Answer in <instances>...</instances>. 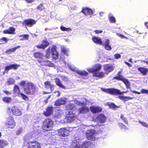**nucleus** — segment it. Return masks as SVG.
<instances>
[{
	"label": "nucleus",
	"instance_id": "1",
	"mask_svg": "<svg viewBox=\"0 0 148 148\" xmlns=\"http://www.w3.org/2000/svg\"><path fill=\"white\" fill-rule=\"evenodd\" d=\"M62 62L65 65V67H67V66L70 70L73 71H75L76 73L81 75L83 76H87L88 73L85 71H81L78 69L74 65L71 64V63L69 62L67 63L64 60H62Z\"/></svg>",
	"mask_w": 148,
	"mask_h": 148
},
{
	"label": "nucleus",
	"instance_id": "2",
	"mask_svg": "<svg viewBox=\"0 0 148 148\" xmlns=\"http://www.w3.org/2000/svg\"><path fill=\"white\" fill-rule=\"evenodd\" d=\"M35 86L32 83L28 82L24 88V90L26 94L31 95L34 93L35 91Z\"/></svg>",
	"mask_w": 148,
	"mask_h": 148
},
{
	"label": "nucleus",
	"instance_id": "3",
	"mask_svg": "<svg viewBox=\"0 0 148 148\" xmlns=\"http://www.w3.org/2000/svg\"><path fill=\"white\" fill-rule=\"evenodd\" d=\"M101 90L105 92L114 95H120L126 93L125 91L121 92L119 90L114 88L106 89L101 88Z\"/></svg>",
	"mask_w": 148,
	"mask_h": 148
},
{
	"label": "nucleus",
	"instance_id": "4",
	"mask_svg": "<svg viewBox=\"0 0 148 148\" xmlns=\"http://www.w3.org/2000/svg\"><path fill=\"white\" fill-rule=\"evenodd\" d=\"M53 125V122L50 119H46L43 123L42 128L46 130H51Z\"/></svg>",
	"mask_w": 148,
	"mask_h": 148
},
{
	"label": "nucleus",
	"instance_id": "5",
	"mask_svg": "<svg viewBox=\"0 0 148 148\" xmlns=\"http://www.w3.org/2000/svg\"><path fill=\"white\" fill-rule=\"evenodd\" d=\"M87 138L92 140H95L97 139V134L94 130H88L86 134Z\"/></svg>",
	"mask_w": 148,
	"mask_h": 148
},
{
	"label": "nucleus",
	"instance_id": "6",
	"mask_svg": "<svg viewBox=\"0 0 148 148\" xmlns=\"http://www.w3.org/2000/svg\"><path fill=\"white\" fill-rule=\"evenodd\" d=\"M90 145V142H84L82 144L81 143H76L74 141V143L71 145V148H87Z\"/></svg>",
	"mask_w": 148,
	"mask_h": 148
},
{
	"label": "nucleus",
	"instance_id": "7",
	"mask_svg": "<svg viewBox=\"0 0 148 148\" xmlns=\"http://www.w3.org/2000/svg\"><path fill=\"white\" fill-rule=\"evenodd\" d=\"M5 124L6 126L8 128L11 129L14 128L15 126V123L14 121V119L11 116L8 118Z\"/></svg>",
	"mask_w": 148,
	"mask_h": 148
},
{
	"label": "nucleus",
	"instance_id": "8",
	"mask_svg": "<svg viewBox=\"0 0 148 148\" xmlns=\"http://www.w3.org/2000/svg\"><path fill=\"white\" fill-rule=\"evenodd\" d=\"M28 148H40V143L36 141H29L27 144Z\"/></svg>",
	"mask_w": 148,
	"mask_h": 148
},
{
	"label": "nucleus",
	"instance_id": "9",
	"mask_svg": "<svg viewBox=\"0 0 148 148\" xmlns=\"http://www.w3.org/2000/svg\"><path fill=\"white\" fill-rule=\"evenodd\" d=\"M75 110L73 111H68L66 112L67 114L66 117L68 120V122H71L74 120L75 119L76 115L75 114Z\"/></svg>",
	"mask_w": 148,
	"mask_h": 148
},
{
	"label": "nucleus",
	"instance_id": "10",
	"mask_svg": "<svg viewBox=\"0 0 148 148\" xmlns=\"http://www.w3.org/2000/svg\"><path fill=\"white\" fill-rule=\"evenodd\" d=\"M36 21L32 19H27L23 21V24L26 25L28 27H32L34 25L36 24Z\"/></svg>",
	"mask_w": 148,
	"mask_h": 148
},
{
	"label": "nucleus",
	"instance_id": "11",
	"mask_svg": "<svg viewBox=\"0 0 148 148\" xmlns=\"http://www.w3.org/2000/svg\"><path fill=\"white\" fill-rule=\"evenodd\" d=\"M70 132L69 130L63 128L60 129L58 131V134L59 136L64 137L67 136Z\"/></svg>",
	"mask_w": 148,
	"mask_h": 148
},
{
	"label": "nucleus",
	"instance_id": "12",
	"mask_svg": "<svg viewBox=\"0 0 148 148\" xmlns=\"http://www.w3.org/2000/svg\"><path fill=\"white\" fill-rule=\"evenodd\" d=\"M101 68V66L99 64H97L94 65V67L91 68H88L87 69L88 71L93 73L94 72L98 71L100 70Z\"/></svg>",
	"mask_w": 148,
	"mask_h": 148
},
{
	"label": "nucleus",
	"instance_id": "13",
	"mask_svg": "<svg viewBox=\"0 0 148 148\" xmlns=\"http://www.w3.org/2000/svg\"><path fill=\"white\" fill-rule=\"evenodd\" d=\"M106 117L103 114H101L98 115L95 119H94L95 121L101 123H104L106 121Z\"/></svg>",
	"mask_w": 148,
	"mask_h": 148
},
{
	"label": "nucleus",
	"instance_id": "14",
	"mask_svg": "<svg viewBox=\"0 0 148 148\" xmlns=\"http://www.w3.org/2000/svg\"><path fill=\"white\" fill-rule=\"evenodd\" d=\"M19 66L20 65L17 64H12L10 65L6 66L5 67V71L4 72L8 73L10 70L12 69L16 70Z\"/></svg>",
	"mask_w": 148,
	"mask_h": 148
},
{
	"label": "nucleus",
	"instance_id": "15",
	"mask_svg": "<svg viewBox=\"0 0 148 148\" xmlns=\"http://www.w3.org/2000/svg\"><path fill=\"white\" fill-rule=\"evenodd\" d=\"M81 12L83 13L86 16H88L89 15H92L93 14V11L92 10L88 7H85L82 8Z\"/></svg>",
	"mask_w": 148,
	"mask_h": 148
},
{
	"label": "nucleus",
	"instance_id": "16",
	"mask_svg": "<svg viewBox=\"0 0 148 148\" xmlns=\"http://www.w3.org/2000/svg\"><path fill=\"white\" fill-rule=\"evenodd\" d=\"M110 40L108 39H105L103 42V43L102 42V45L104 47L106 50L110 51L112 49L111 46L109 45Z\"/></svg>",
	"mask_w": 148,
	"mask_h": 148
},
{
	"label": "nucleus",
	"instance_id": "17",
	"mask_svg": "<svg viewBox=\"0 0 148 148\" xmlns=\"http://www.w3.org/2000/svg\"><path fill=\"white\" fill-rule=\"evenodd\" d=\"M103 69L106 73L108 74L113 70L114 68L111 64H106L104 66Z\"/></svg>",
	"mask_w": 148,
	"mask_h": 148
},
{
	"label": "nucleus",
	"instance_id": "18",
	"mask_svg": "<svg viewBox=\"0 0 148 148\" xmlns=\"http://www.w3.org/2000/svg\"><path fill=\"white\" fill-rule=\"evenodd\" d=\"M12 110L13 114L16 116H19L21 115L22 114L21 110L18 107H13Z\"/></svg>",
	"mask_w": 148,
	"mask_h": 148
},
{
	"label": "nucleus",
	"instance_id": "19",
	"mask_svg": "<svg viewBox=\"0 0 148 148\" xmlns=\"http://www.w3.org/2000/svg\"><path fill=\"white\" fill-rule=\"evenodd\" d=\"M138 70L143 75L146 76L148 73V69L144 67H140L138 68Z\"/></svg>",
	"mask_w": 148,
	"mask_h": 148
},
{
	"label": "nucleus",
	"instance_id": "20",
	"mask_svg": "<svg viewBox=\"0 0 148 148\" xmlns=\"http://www.w3.org/2000/svg\"><path fill=\"white\" fill-rule=\"evenodd\" d=\"M40 114H38L35 115L32 119V122L34 124H37L39 123L40 120Z\"/></svg>",
	"mask_w": 148,
	"mask_h": 148
},
{
	"label": "nucleus",
	"instance_id": "21",
	"mask_svg": "<svg viewBox=\"0 0 148 148\" xmlns=\"http://www.w3.org/2000/svg\"><path fill=\"white\" fill-rule=\"evenodd\" d=\"M92 40L95 43L101 45L102 44V41L101 38L99 37L94 36L92 37Z\"/></svg>",
	"mask_w": 148,
	"mask_h": 148
},
{
	"label": "nucleus",
	"instance_id": "22",
	"mask_svg": "<svg viewBox=\"0 0 148 148\" xmlns=\"http://www.w3.org/2000/svg\"><path fill=\"white\" fill-rule=\"evenodd\" d=\"M90 109L91 111L94 113L101 112L102 110V109L101 107L98 106H92L90 108Z\"/></svg>",
	"mask_w": 148,
	"mask_h": 148
},
{
	"label": "nucleus",
	"instance_id": "23",
	"mask_svg": "<svg viewBox=\"0 0 148 148\" xmlns=\"http://www.w3.org/2000/svg\"><path fill=\"white\" fill-rule=\"evenodd\" d=\"M66 112L68 111H73L76 110L75 106L74 105L70 103L67 105L66 106Z\"/></svg>",
	"mask_w": 148,
	"mask_h": 148
},
{
	"label": "nucleus",
	"instance_id": "24",
	"mask_svg": "<svg viewBox=\"0 0 148 148\" xmlns=\"http://www.w3.org/2000/svg\"><path fill=\"white\" fill-rule=\"evenodd\" d=\"M49 42L47 40L43 41L42 44L40 45H37L36 46L38 48L44 49L49 45Z\"/></svg>",
	"mask_w": 148,
	"mask_h": 148
},
{
	"label": "nucleus",
	"instance_id": "25",
	"mask_svg": "<svg viewBox=\"0 0 148 148\" xmlns=\"http://www.w3.org/2000/svg\"><path fill=\"white\" fill-rule=\"evenodd\" d=\"M53 108L52 107H49L47 108L46 112H44V114L46 116H49L53 112Z\"/></svg>",
	"mask_w": 148,
	"mask_h": 148
},
{
	"label": "nucleus",
	"instance_id": "26",
	"mask_svg": "<svg viewBox=\"0 0 148 148\" xmlns=\"http://www.w3.org/2000/svg\"><path fill=\"white\" fill-rule=\"evenodd\" d=\"M39 62L42 65H47L49 66L52 67L53 64L50 61L48 60H42V61H39Z\"/></svg>",
	"mask_w": 148,
	"mask_h": 148
},
{
	"label": "nucleus",
	"instance_id": "27",
	"mask_svg": "<svg viewBox=\"0 0 148 148\" xmlns=\"http://www.w3.org/2000/svg\"><path fill=\"white\" fill-rule=\"evenodd\" d=\"M104 75V73L103 72H95L93 73V76L98 77L99 78H102Z\"/></svg>",
	"mask_w": 148,
	"mask_h": 148
},
{
	"label": "nucleus",
	"instance_id": "28",
	"mask_svg": "<svg viewBox=\"0 0 148 148\" xmlns=\"http://www.w3.org/2000/svg\"><path fill=\"white\" fill-rule=\"evenodd\" d=\"M55 81L56 84L60 87V88L65 89V87L63 86L61 82V81L58 78H56L55 79Z\"/></svg>",
	"mask_w": 148,
	"mask_h": 148
},
{
	"label": "nucleus",
	"instance_id": "29",
	"mask_svg": "<svg viewBox=\"0 0 148 148\" xmlns=\"http://www.w3.org/2000/svg\"><path fill=\"white\" fill-rule=\"evenodd\" d=\"M15 31V29L13 27H10L9 29L3 31L4 34H13Z\"/></svg>",
	"mask_w": 148,
	"mask_h": 148
},
{
	"label": "nucleus",
	"instance_id": "30",
	"mask_svg": "<svg viewBox=\"0 0 148 148\" xmlns=\"http://www.w3.org/2000/svg\"><path fill=\"white\" fill-rule=\"evenodd\" d=\"M108 17L110 22L112 23H115L116 21V19L112 13H109L108 15Z\"/></svg>",
	"mask_w": 148,
	"mask_h": 148
},
{
	"label": "nucleus",
	"instance_id": "31",
	"mask_svg": "<svg viewBox=\"0 0 148 148\" xmlns=\"http://www.w3.org/2000/svg\"><path fill=\"white\" fill-rule=\"evenodd\" d=\"M45 84L46 87L48 89H49L51 91L53 89L54 87L51 84L50 82L47 81L45 82Z\"/></svg>",
	"mask_w": 148,
	"mask_h": 148
},
{
	"label": "nucleus",
	"instance_id": "32",
	"mask_svg": "<svg viewBox=\"0 0 148 148\" xmlns=\"http://www.w3.org/2000/svg\"><path fill=\"white\" fill-rule=\"evenodd\" d=\"M8 144V143L6 140H0V147L3 148Z\"/></svg>",
	"mask_w": 148,
	"mask_h": 148
},
{
	"label": "nucleus",
	"instance_id": "33",
	"mask_svg": "<svg viewBox=\"0 0 148 148\" xmlns=\"http://www.w3.org/2000/svg\"><path fill=\"white\" fill-rule=\"evenodd\" d=\"M88 111V108L85 107H82L79 110V113L83 114L87 112Z\"/></svg>",
	"mask_w": 148,
	"mask_h": 148
},
{
	"label": "nucleus",
	"instance_id": "34",
	"mask_svg": "<svg viewBox=\"0 0 148 148\" xmlns=\"http://www.w3.org/2000/svg\"><path fill=\"white\" fill-rule=\"evenodd\" d=\"M62 52L67 56H68V49L64 46L61 47Z\"/></svg>",
	"mask_w": 148,
	"mask_h": 148
},
{
	"label": "nucleus",
	"instance_id": "35",
	"mask_svg": "<svg viewBox=\"0 0 148 148\" xmlns=\"http://www.w3.org/2000/svg\"><path fill=\"white\" fill-rule=\"evenodd\" d=\"M34 56L36 58H41L43 56V54L39 52H36L34 53Z\"/></svg>",
	"mask_w": 148,
	"mask_h": 148
},
{
	"label": "nucleus",
	"instance_id": "36",
	"mask_svg": "<svg viewBox=\"0 0 148 148\" xmlns=\"http://www.w3.org/2000/svg\"><path fill=\"white\" fill-rule=\"evenodd\" d=\"M15 82L14 80L12 78L9 79H8L7 81L5 83L6 85H10L13 84Z\"/></svg>",
	"mask_w": 148,
	"mask_h": 148
},
{
	"label": "nucleus",
	"instance_id": "37",
	"mask_svg": "<svg viewBox=\"0 0 148 148\" xmlns=\"http://www.w3.org/2000/svg\"><path fill=\"white\" fill-rule=\"evenodd\" d=\"M119 98L124 101H127L131 99L132 98V97H125L123 96H119Z\"/></svg>",
	"mask_w": 148,
	"mask_h": 148
},
{
	"label": "nucleus",
	"instance_id": "38",
	"mask_svg": "<svg viewBox=\"0 0 148 148\" xmlns=\"http://www.w3.org/2000/svg\"><path fill=\"white\" fill-rule=\"evenodd\" d=\"M20 47V46H18L14 48L10 49L6 51V52L9 53H10L12 52L15 51L17 49Z\"/></svg>",
	"mask_w": 148,
	"mask_h": 148
},
{
	"label": "nucleus",
	"instance_id": "39",
	"mask_svg": "<svg viewBox=\"0 0 148 148\" xmlns=\"http://www.w3.org/2000/svg\"><path fill=\"white\" fill-rule=\"evenodd\" d=\"M53 115L56 119H60L61 117V115L59 112H56L55 114L53 113Z\"/></svg>",
	"mask_w": 148,
	"mask_h": 148
},
{
	"label": "nucleus",
	"instance_id": "40",
	"mask_svg": "<svg viewBox=\"0 0 148 148\" xmlns=\"http://www.w3.org/2000/svg\"><path fill=\"white\" fill-rule=\"evenodd\" d=\"M108 105L109 107L110 108H119V106H116L113 102H109L108 103Z\"/></svg>",
	"mask_w": 148,
	"mask_h": 148
},
{
	"label": "nucleus",
	"instance_id": "41",
	"mask_svg": "<svg viewBox=\"0 0 148 148\" xmlns=\"http://www.w3.org/2000/svg\"><path fill=\"white\" fill-rule=\"evenodd\" d=\"M52 56L53 58L57 59L58 57V53L57 51H55L51 53Z\"/></svg>",
	"mask_w": 148,
	"mask_h": 148
},
{
	"label": "nucleus",
	"instance_id": "42",
	"mask_svg": "<svg viewBox=\"0 0 148 148\" xmlns=\"http://www.w3.org/2000/svg\"><path fill=\"white\" fill-rule=\"evenodd\" d=\"M118 125L121 129H124L125 130L128 129V128L126 127L125 125L121 123H119Z\"/></svg>",
	"mask_w": 148,
	"mask_h": 148
},
{
	"label": "nucleus",
	"instance_id": "43",
	"mask_svg": "<svg viewBox=\"0 0 148 148\" xmlns=\"http://www.w3.org/2000/svg\"><path fill=\"white\" fill-rule=\"evenodd\" d=\"M19 96L21 97L25 101H26L27 99H28V97L27 96L22 93H20L18 94Z\"/></svg>",
	"mask_w": 148,
	"mask_h": 148
},
{
	"label": "nucleus",
	"instance_id": "44",
	"mask_svg": "<svg viewBox=\"0 0 148 148\" xmlns=\"http://www.w3.org/2000/svg\"><path fill=\"white\" fill-rule=\"evenodd\" d=\"M60 29L63 31H66L68 32L71 31V29L70 28H66L64 26H61L60 27Z\"/></svg>",
	"mask_w": 148,
	"mask_h": 148
},
{
	"label": "nucleus",
	"instance_id": "45",
	"mask_svg": "<svg viewBox=\"0 0 148 148\" xmlns=\"http://www.w3.org/2000/svg\"><path fill=\"white\" fill-rule=\"evenodd\" d=\"M120 118L121 119L123 120V121L124 123H125V124H127L128 123V121L127 120V119L124 117V115L123 114H121V116H120Z\"/></svg>",
	"mask_w": 148,
	"mask_h": 148
},
{
	"label": "nucleus",
	"instance_id": "46",
	"mask_svg": "<svg viewBox=\"0 0 148 148\" xmlns=\"http://www.w3.org/2000/svg\"><path fill=\"white\" fill-rule=\"evenodd\" d=\"M19 37H22V38H20V40H24L25 39L27 40L28 39L29 35L27 34H25L23 35H21Z\"/></svg>",
	"mask_w": 148,
	"mask_h": 148
},
{
	"label": "nucleus",
	"instance_id": "47",
	"mask_svg": "<svg viewBox=\"0 0 148 148\" xmlns=\"http://www.w3.org/2000/svg\"><path fill=\"white\" fill-rule=\"evenodd\" d=\"M14 91L16 93H18L19 92L20 90L18 86L16 85H15L14 88Z\"/></svg>",
	"mask_w": 148,
	"mask_h": 148
},
{
	"label": "nucleus",
	"instance_id": "48",
	"mask_svg": "<svg viewBox=\"0 0 148 148\" xmlns=\"http://www.w3.org/2000/svg\"><path fill=\"white\" fill-rule=\"evenodd\" d=\"M138 122L143 126L146 128H148V125L146 122L143 121H141L140 120Z\"/></svg>",
	"mask_w": 148,
	"mask_h": 148
},
{
	"label": "nucleus",
	"instance_id": "49",
	"mask_svg": "<svg viewBox=\"0 0 148 148\" xmlns=\"http://www.w3.org/2000/svg\"><path fill=\"white\" fill-rule=\"evenodd\" d=\"M124 77L121 75L119 74L118 76H116L114 77V79L119 80H122Z\"/></svg>",
	"mask_w": 148,
	"mask_h": 148
},
{
	"label": "nucleus",
	"instance_id": "50",
	"mask_svg": "<svg viewBox=\"0 0 148 148\" xmlns=\"http://www.w3.org/2000/svg\"><path fill=\"white\" fill-rule=\"evenodd\" d=\"M67 101V99L66 98L63 97L60 98L57 101H56L55 102H66Z\"/></svg>",
	"mask_w": 148,
	"mask_h": 148
},
{
	"label": "nucleus",
	"instance_id": "51",
	"mask_svg": "<svg viewBox=\"0 0 148 148\" xmlns=\"http://www.w3.org/2000/svg\"><path fill=\"white\" fill-rule=\"evenodd\" d=\"M3 100L4 102H10L11 101V98L8 97H5L3 98Z\"/></svg>",
	"mask_w": 148,
	"mask_h": 148
},
{
	"label": "nucleus",
	"instance_id": "52",
	"mask_svg": "<svg viewBox=\"0 0 148 148\" xmlns=\"http://www.w3.org/2000/svg\"><path fill=\"white\" fill-rule=\"evenodd\" d=\"M7 112L9 115H11V114H13L12 108V109L9 108H8Z\"/></svg>",
	"mask_w": 148,
	"mask_h": 148
},
{
	"label": "nucleus",
	"instance_id": "53",
	"mask_svg": "<svg viewBox=\"0 0 148 148\" xmlns=\"http://www.w3.org/2000/svg\"><path fill=\"white\" fill-rule=\"evenodd\" d=\"M8 39H7L5 37H3L2 38H1L0 39V41L1 42H4L3 43H6L7 42V41H8Z\"/></svg>",
	"mask_w": 148,
	"mask_h": 148
},
{
	"label": "nucleus",
	"instance_id": "54",
	"mask_svg": "<svg viewBox=\"0 0 148 148\" xmlns=\"http://www.w3.org/2000/svg\"><path fill=\"white\" fill-rule=\"evenodd\" d=\"M141 92L143 94H148V90L142 89L141 90Z\"/></svg>",
	"mask_w": 148,
	"mask_h": 148
},
{
	"label": "nucleus",
	"instance_id": "55",
	"mask_svg": "<svg viewBox=\"0 0 148 148\" xmlns=\"http://www.w3.org/2000/svg\"><path fill=\"white\" fill-rule=\"evenodd\" d=\"M114 56L115 58L116 59H119L121 57V55L119 53L115 54Z\"/></svg>",
	"mask_w": 148,
	"mask_h": 148
},
{
	"label": "nucleus",
	"instance_id": "56",
	"mask_svg": "<svg viewBox=\"0 0 148 148\" xmlns=\"http://www.w3.org/2000/svg\"><path fill=\"white\" fill-rule=\"evenodd\" d=\"M50 51L51 50L49 48L47 50L46 52V55L47 57L48 58L49 56L50 55Z\"/></svg>",
	"mask_w": 148,
	"mask_h": 148
},
{
	"label": "nucleus",
	"instance_id": "57",
	"mask_svg": "<svg viewBox=\"0 0 148 148\" xmlns=\"http://www.w3.org/2000/svg\"><path fill=\"white\" fill-rule=\"evenodd\" d=\"M56 47L55 45L53 46L51 49V53L55 51H57L56 50Z\"/></svg>",
	"mask_w": 148,
	"mask_h": 148
},
{
	"label": "nucleus",
	"instance_id": "58",
	"mask_svg": "<svg viewBox=\"0 0 148 148\" xmlns=\"http://www.w3.org/2000/svg\"><path fill=\"white\" fill-rule=\"evenodd\" d=\"M38 9L40 10H42L44 9V7L43 6L42 4H41L38 6Z\"/></svg>",
	"mask_w": 148,
	"mask_h": 148
},
{
	"label": "nucleus",
	"instance_id": "59",
	"mask_svg": "<svg viewBox=\"0 0 148 148\" xmlns=\"http://www.w3.org/2000/svg\"><path fill=\"white\" fill-rule=\"evenodd\" d=\"M27 83L26 81H23L20 83V84L21 86H24L25 87Z\"/></svg>",
	"mask_w": 148,
	"mask_h": 148
},
{
	"label": "nucleus",
	"instance_id": "60",
	"mask_svg": "<svg viewBox=\"0 0 148 148\" xmlns=\"http://www.w3.org/2000/svg\"><path fill=\"white\" fill-rule=\"evenodd\" d=\"M62 79L65 81H67L68 80V77H66L64 76H62L61 77Z\"/></svg>",
	"mask_w": 148,
	"mask_h": 148
},
{
	"label": "nucleus",
	"instance_id": "61",
	"mask_svg": "<svg viewBox=\"0 0 148 148\" xmlns=\"http://www.w3.org/2000/svg\"><path fill=\"white\" fill-rule=\"evenodd\" d=\"M40 128L41 127L39 126H36L34 127L33 129L34 130V131H38Z\"/></svg>",
	"mask_w": 148,
	"mask_h": 148
},
{
	"label": "nucleus",
	"instance_id": "62",
	"mask_svg": "<svg viewBox=\"0 0 148 148\" xmlns=\"http://www.w3.org/2000/svg\"><path fill=\"white\" fill-rule=\"evenodd\" d=\"M124 84L126 85L128 83H130L129 81L126 79L123 78L122 80Z\"/></svg>",
	"mask_w": 148,
	"mask_h": 148
},
{
	"label": "nucleus",
	"instance_id": "63",
	"mask_svg": "<svg viewBox=\"0 0 148 148\" xmlns=\"http://www.w3.org/2000/svg\"><path fill=\"white\" fill-rule=\"evenodd\" d=\"M22 130L21 128H20L16 132V135H18L21 134L22 131Z\"/></svg>",
	"mask_w": 148,
	"mask_h": 148
},
{
	"label": "nucleus",
	"instance_id": "64",
	"mask_svg": "<svg viewBox=\"0 0 148 148\" xmlns=\"http://www.w3.org/2000/svg\"><path fill=\"white\" fill-rule=\"evenodd\" d=\"M65 102H63V103H60V102H55L54 104L56 106H59L61 104H64V103Z\"/></svg>",
	"mask_w": 148,
	"mask_h": 148
}]
</instances>
